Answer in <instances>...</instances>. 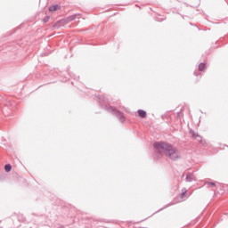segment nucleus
<instances>
[{"label":"nucleus","instance_id":"obj_1","mask_svg":"<svg viewBox=\"0 0 228 228\" xmlns=\"http://www.w3.org/2000/svg\"><path fill=\"white\" fill-rule=\"evenodd\" d=\"M153 147L156 149V151H158V152H159V154L163 152L165 156L172 161H177V159H181V152L179 150L168 142H155L153 143Z\"/></svg>","mask_w":228,"mask_h":228},{"label":"nucleus","instance_id":"obj_2","mask_svg":"<svg viewBox=\"0 0 228 228\" xmlns=\"http://www.w3.org/2000/svg\"><path fill=\"white\" fill-rule=\"evenodd\" d=\"M103 108L104 110H106V111L114 115V117H117V118H118V120H120L122 123L126 122V117L124 116V112L117 110L115 107L110 105H105Z\"/></svg>","mask_w":228,"mask_h":228},{"label":"nucleus","instance_id":"obj_3","mask_svg":"<svg viewBox=\"0 0 228 228\" xmlns=\"http://www.w3.org/2000/svg\"><path fill=\"white\" fill-rule=\"evenodd\" d=\"M76 17H77V14L68 16L67 18H64L57 21L56 24H59L60 26H65V24H69V22H72V20H76Z\"/></svg>","mask_w":228,"mask_h":228},{"label":"nucleus","instance_id":"obj_4","mask_svg":"<svg viewBox=\"0 0 228 228\" xmlns=\"http://www.w3.org/2000/svg\"><path fill=\"white\" fill-rule=\"evenodd\" d=\"M185 181L186 183H193V181H195V176L191 173H187Z\"/></svg>","mask_w":228,"mask_h":228},{"label":"nucleus","instance_id":"obj_5","mask_svg":"<svg viewBox=\"0 0 228 228\" xmlns=\"http://www.w3.org/2000/svg\"><path fill=\"white\" fill-rule=\"evenodd\" d=\"M49 12H56L60 10V4L50 5L48 8Z\"/></svg>","mask_w":228,"mask_h":228},{"label":"nucleus","instance_id":"obj_6","mask_svg":"<svg viewBox=\"0 0 228 228\" xmlns=\"http://www.w3.org/2000/svg\"><path fill=\"white\" fill-rule=\"evenodd\" d=\"M137 113L141 118H145L147 117V111L143 110H138Z\"/></svg>","mask_w":228,"mask_h":228},{"label":"nucleus","instance_id":"obj_7","mask_svg":"<svg viewBox=\"0 0 228 228\" xmlns=\"http://www.w3.org/2000/svg\"><path fill=\"white\" fill-rule=\"evenodd\" d=\"M190 134L194 140H196V138H200V134H199V133H196L192 129L190 130Z\"/></svg>","mask_w":228,"mask_h":228},{"label":"nucleus","instance_id":"obj_8","mask_svg":"<svg viewBox=\"0 0 228 228\" xmlns=\"http://www.w3.org/2000/svg\"><path fill=\"white\" fill-rule=\"evenodd\" d=\"M199 70H200V72L206 70V63H205V62H200V63L199 64Z\"/></svg>","mask_w":228,"mask_h":228},{"label":"nucleus","instance_id":"obj_9","mask_svg":"<svg viewBox=\"0 0 228 228\" xmlns=\"http://www.w3.org/2000/svg\"><path fill=\"white\" fill-rule=\"evenodd\" d=\"M4 171L5 172H12V165L11 164H6L4 166Z\"/></svg>","mask_w":228,"mask_h":228},{"label":"nucleus","instance_id":"obj_10","mask_svg":"<svg viewBox=\"0 0 228 228\" xmlns=\"http://www.w3.org/2000/svg\"><path fill=\"white\" fill-rule=\"evenodd\" d=\"M196 140L200 142L201 145H205L206 144V140L202 139V136H200V138H196Z\"/></svg>","mask_w":228,"mask_h":228},{"label":"nucleus","instance_id":"obj_11","mask_svg":"<svg viewBox=\"0 0 228 228\" xmlns=\"http://www.w3.org/2000/svg\"><path fill=\"white\" fill-rule=\"evenodd\" d=\"M205 184H207V186H216V183H215V182H207Z\"/></svg>","mask_w":228,"mask_h":228},{"label":"nucleus","instance_id":"obj_12","mask_svg":"<svg viewBox=\"0 0 228 228\" xmlns=\"http://www.w3.org/2000/svg\"><path fill=\"white\" fill-rule=\"evenodd\" d=\"M186 189L182 190V193H181V199H184V195H186Z\"/></svg>","mask_w":228,"mask_h":228},{"label":"nucleus","instance_id":"obj_13","mask_svg":"<svg viewBox=\"0 0 228 228\" xmlns=\"http://www.w3.org/2000/svg\"><path fill=\"white\" fill-rule=\"evenodd\" d=\"M50 19H51V17L45 16V17L44 18V20H43V22L47 23Z\"/></svg>","mask_w":228,"mask_h":228},{"label":"nucleus","instance_id":"obj_14","mask_svg":"<svg viewBox=\"0 0 228 228\" xmlns=\"http://www.w3.org/2000/svg\"><path fill=\"white\" fill-rule=\"evenodd\" d=\"M165 208H167V207H164L163 208H160L159 210H158V211L155 212V213H159V211H163V209H165Z\"/></svg>","mask_w":228,"mask_h":228},{"label":"nucleus","instance_id":"obj_15","mask_svg":"<svg viewBox=\"0 0 228 228\" xmlns=\"http://www.w3.org/2000/svg\"><path fill=\"white\" fill-rule=\"evenodd\" d=\"M99 102H101V97L98 98Z\"/></svg>","mask_w":228,"mask_h":228}]
</instances>
